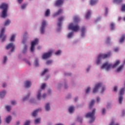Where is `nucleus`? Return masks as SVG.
Returning a JSON list of instances; mask_svg holds the SVG:
<instances>
[{
    "instance_id": "f257e3e1",
    "label": "nucleus",
    "mask_w": 125,
    "mask_h": 125,
    "mask_svg": "<svg viewBox=\"0 0 125 125\" xmlns=\"http://www.w3.org/2000/svg\"><path fill=\"white\" fill-rule=\"evenodd\" d=\"M0 8L3 9L2 12L1 17L2 18H6L7 17V10L8 9V5L5 3H2L0 5Z\"/></svg>"
},
{
    "instance_id": "f03ea898",
    "label": "nucleus",
    "mask_w": 125,
    "mask_h": 125,
    "mask_svg": "<svg viewBox=\"0 0 125 125\" xmlns=\"http://www.w3.org/2000/svg\"><path fill=\"white\" fill-rule=\"evenodd\" d=\"M111 56V52H108L107 54H100L98 57V59L97 60V64H100V62L101 61V59H105L107 57H110Z\"/></svg>"
},
{
    "instance_id": "7ed1b4c3",
    "label": "nucleus",
    "mask_w": 125,
    "mask_h": 125,
    "mask_svg": "<svg viewBox=\"0 0 125 125\" xmlns=\"http://www.w3.org/2000/svg\"><path fill=\"white\" fill-rule=\"evenodd\" d=\"M95 111H96V109H94L92 112H90L89 113H87L85 115L86 118H90L91 119L89 123L90 124H92V123H93L94 122V120H95V117H94V115H95Z\"/></svg>"
},
{
    "instance_id": "20e7f679",
    "label": "nucleus",
    "mask_w": 125,
    "mask_h": 125,
    "mask_svg": "<svg viewBox=\"0 0 125 125\" xmlns=\"http://www.w3.org/2000/svg\"><path fill=\"white\" fill-rule=\"evenodd\" d=\"M68 29L74 32H78L80 30V26L77 23H71L69 25Z\"/></svg>"
},
{
    "instance_id": "39448f33",
    "label": "nucleus",
    "mask_w": 125,
    "mask_h": 125,
    "mask_svg": "<svg viewBox=\"0 0 125 125\" xmlns=\"http://www.w3.org/2000/svg\"><path fill=\"white\" fill-rule=\"evenodd\" d=\"M125 88H122L120 89V95L121 96L119 97V103L120 104H122L123 102V100L124 99V98L123 97V95H124V94H125Z\"/></svg>"
},
{
    "instance_id": "423d86ee",
    "label": "nucleus",
    "mask_w": 125,
    "mask_h": 125,
    "mask_svg": "<svg viewBox=\"0 0 125 125\" xmlns=\"http://www.w3.org/2000/svg\"><path fill=\"white\" fill-rule=\"evenodd\" d=\"M53 51L52 50L49 51L47 53H45L42 55V57L43 59H47V58H49V57H51L52 55V53Z\"/></svg>"
},
{
    "instance_id": "0eeeda50",
    "label": "nucleus",
    "mask_w": 125,
    "mask_h": 125,
    "mask_svg": "<svg viewBox=\"0 0 125 125\" xmlns=\"http://www.w3.org/2000/svg\"><path fill=\"white\" fill-rule=\"evenodd\" d=\"M39 42V39H36L31 42V52H33L35 50V45Z\"/></svg>"
},
{
    "instance_id": "6e6552de",
    "label": "nucleus",
    "mask_w": 125,
    "mask_h": 125,
    "mask_svg": "<svg viewBox=\"0 0 125 125\" xmlns=\"http://www.w3.org/2000/svg\"><path fill=\"white\" fill-rule=\"evenodd\" d=\"M112 67V64H109L108 62H105L102 66V69H105L106 68V70L107 71H109L111 67Z\"/></svg>"
},
{
    "instance_id": "1a4fd4ad",
    "label": "nucleus",
    "mask_w": 125,
    "mask_h": 125,
    "mask_svg": "<svg viewBox=\"0 0 125 125\" xmlns=\"http://www.w3.org/2000/svg\"><path fill=\"white\" fill-rule=\"evenodd\" d=\"M64 3V0H57L55 1V6H58L59 7H61L63 4Z\"/></svg>"
},
{
    "instance_id": "9d476101",
    "label": "nucleus",
    "mask_w": 125,
    "mask_h": 125,
    "mask_svg": "<svg viewBox=\"0 0 125 125\" xmlns=\"http://www.w3.org/2000/svg\"><path fill=\"white\" fill-rule=\"evenodd\" d=\"M102 86V83H98L96 84L93 90V93H96V92L98 91V89H99V88L101 87V86Z\"/></svg>"
},
{
    "instance_id": "9b49d317",
    "label": "nucleus",
    "mask_w": 125,
    "mask_h": 125,
    "mask_svg": "<svg viewBox=\"0 0 125 125\" xmlns=\"http://www.w3.org/2000/svg\"><path fill=\"white\" fill-rule=\"evenodd\" d=\"M6 49H9L10 48H12L11 50V52H13L14 51V48H15V46L13 45L12 43H9L6 47Z\"/></svg>"
},
{
    "instance_id": "f8f14e48",
    "label": "nucleus",
    "mask_w": 125,
    "mask_h": 125,
    "mask_svg": "<svg viewBox=\"0 0 125 125\" xmlns=\"http://www.w3.org/2000/svg\"><path fill=\"white\" fill-rule=\"evenodd\" d=\"M46 22L45 21H43L42 22V25L41 29V32L42 34H44V27H45V25Z\"/></svg>"
},
{
    "instance_id": "ddd939ff",
    "label": "nucleus",
    "mask_w": 125,
    "mask_h": 125,
    "mask_svg": "<svg viewBox=\"0 0 125 125\" xmlns=\"http://www.w3.org/2000/svg\"><path fill=\"white\" fill-rule=\"evenodd\" d=\"M25 87L26 88H29L31 87V85H32V83L30 81H26L24 82Z\"/></svg>"
},
{
    "instance_id": "4468645a",
    "label": "nucleus",
    "mask_w": 125,
    "mask_h": 125,
    "mask_svg": "<svg viewBox=\"0 0 125 125\" xmlns=\"http://www.w3.org/2000/svg\"><path fill=\"white\" fill-rule=\"evenodd\" d=\"M42 111V109L41 108L38 109L36 110H35L33 113H32V116L33 117H36L37 115H38V112H41Z\"/></svg>"
},
{
    "instance_id": "2eb2a0df",
    "label": "nucleus",
    "mask_w": 125,
    "mask_h": 125,
    "mask_svg": "<svg viewBox=\"0 0 125 125\" xmlns=\"http://www.w3.org/2000/svg\"><path fill=\"white\" fill-rule=\"evenodd\" d=\"M63 19H64V18L63 17H61L60 18H59L58 22V27H61V22H62V21H63Z\"/></svg>"
},
{
    "instance_id": "dca6fc26",
    "label": "nucleus",
    "mask_w": 125,
    "mask_h": 125,
    "mask_svg": "<svg viewBox=\"0 0 125 125\" xmlns=\"http://www.w3.org/2000/svg\"><path fill=\"white\" fill-rule=\"evenodd\" d=\"M120 64H121L120 60H117L115 63L112 65V68H116L118 67V65H120Z\"/></svg>"
},
{
    "instance_id": "f3484780",
    "label": "nucleus",
    "mask_w": 125,
    "mask_h": 125,
    "mask_svg": "<svg viewBox=\"0 0 125 125\" xmlns=\"http://www.w3.org/2000/svg\"><path fill=\"white\" fill-rule=\"evenodd\" d=\"M4 32H5V28H2L0 33V39H1L4 35Z\"/></svg>"
},
{
    "instance_id": "a211bd4d",
    "label": "nucleus",
    "mask_w": 125,
    "mask_h": 125,
    "mask_svg": "<svg viewBox=\"0 0 125 125\" xmlns=\"http://www.w3.org/2000/svg\"><path fill=\"white\" fill-rule=\"evenodd\" d=\"M68 111L70 114H72L74 113V111H75V107L73 106H71L68 108Z\"/></svg>"
},
{
    "instance_id": "6ab92c4d",
    "label": "nucleus",
    "mask_w": 125,
    "mask_h": 125,
    "mask_svg": "<svg viewBox=\"0 0 125 125\" xmlns=\"http://www.w3.org/2000/svg\"><path fill=\"white\" fill-rule=\"evenodd\" d=\"M81 36L82 37H84V33H85V27L84 26H83L81 28Z\"/></svg>"
},
{
    "instance_id": "aec40b11",
    "label": "nucleus",
    "mask_w": 125,
    "mask_h": 125,
    "mask_svg": "<svg viewBox=\"0 0 125 125\" xmlns=\"http://www.w3.org/2000/svg\"><path fill=\"white\" fill-rule=\"evenodd\" d=\"M62 9H60V10H59L58 12H57L56 13L54 14V17H56V16H58V15H60V14L62 13Z\"/></svg>"
},
{
    "instance_id": "412c9836",
    "label": "nucleus",
    "mask_w": 125,
    "mask_h": 125,
    "mask_svg": "<svg viewBox=\"0 0 125 125\" xmlns=\"http://www.w3.org/2000/svg\"><path fill=\"white\" fill-rule=\"evenodd\" d=\"M50 16V10L49 9H47L45 12V16L46 17H48V16Z\"/></svg>"
},
{
    "instance_id": "4be33fe9",
    "label": "nucleus",
    "mask_w": 125,
    "mask_h": 125,
    "mask_svg": "<svg viewBox=\"0 0 125 125\" xmlns=\"http://www.w3.org/2000/svg\"><path fill=\"white\" fill-rule=\"evenodd\" d=\"M124 64L120 65L116 70V72L119 73V72H120L121 70H123V69H124Z\"/></svg>"
},
{
    "instance_id": "5701e85b",
    "label": "nucleus",
    "mask_w": 125,
    "mask_h": 125,
    "mask_svg": "<svg viewBox=\"0 0 125 125\" xmlns=\"http://www.w3.org/2000/svg\"><path fill=\"white\" fill-rule=\"evenodd\" d=\"M98 2V0H91L90 4L91 5H94L96 4V3Z\"/></svg>"
},
{
    "instance_id": "b1692460",
    "label": "nucleus",
    "mask_w": 125,
    "mask_h": 125,
    "mask_svg": "<svg viewBox=\"0 0 125 125\" xmlns=\"http://www.w3.org/2000/svg\"><path fill=\"white\" fill-rule=\"evenodd\" d=\"M11 116H9L8 117L6 118V122L7 124H9L12 120Z\"/></svg>"
},
{
    "instance_id": "393cba45",
    "label": "nucleus",
    "mask_w": 125,
    "mask_h": 125,
    "mask_svg": "<svg viewBox=\"0 0 125 125\" xmlns=\"http://www.w3.org/2000/svg\"><path fill=\"white\" fill-rule=\"evenodd\" d=\"M125 35H122L119 41L120 43H123V42H125Z\"/></svg>"
},
{
    "instance_id": "a878e982",
    "label": "nucleus",
    "mask_w": 125,
    "mask_h": 125,
    "mask_svg": "<svg viewBox=\"0 0 125 125\" xmlns=\"http://www.w3.org/2000/svg\"><path fill=\"white\" fill-rule=\"evenodd\" d=\"M73 20L75 23H78L79 21H80V19H79V17L78 16H74L73 18Z\"/></svg>"
},
{
    "instance_id": "bb28decb",
    "label": "nucleus",
    "mask_w": 125,
    "mask_h": 125,
    "mask_svg": "<svg viewBox=\"0 0 125 125\" xmlns=\"http://www.w3.org/2000/svg\"><path fill=\"white\" fill-rule=\"evenodd\" d=\"M5 94H6V91H3L1 93H0V97H1V98L4 97Z\"/></svg>"
},
{
    "instance_id": "cd10ccee",
    "label": "nucleus",
    "mask_w": 125,
    "mask_h": 125,
    "mask_svg": "<svg viewBox=\"0 0 125 125\" xmlns=\"http://www.w3.org/2000/svg\"><path fill=\"white\" fill-rule=\"evenodd\" d=\"M45 109L46 111H49V110H50V105H49V103L46 104L45 105Z\"/></svg>"
},
{
    "instance_id": "c85d7f7f",
    "label": "nucleus",
    "mask_w": 125,
    "mask_h": 125,
    "mask_svg": "<svg viewBox=\"0 0 125 125\" xmlns=\"http://www.w3.org/2000/svg\"><path fill=\"white\" fill-rule=\"evenodd\" d=\"M90 14H91V13H90V11H88V12L86 14V19H89V18L90 17Z\"/></svg>"
},
{
    "instance_id": "c756f323",
    "label": "nucleus",
    "mask_w": 125,
    "mask_h": 125,
    "mask_svg": "<svg viewBox=\"0 0 125 125\" xmlns=\"http://www.w3.org/2000/svg\"><path fill=\"white\" fill-rule=\"evenodd\" d=\"M95 102L93 100L91 101V102H90V104H89L90 109H91L92 108V106H93V105H94Z\"/></svg>"
},
{
    "instance_id": "7c9ffc66",
    "label": "nucleus",
    "mask_w": 125,
    "mask_h": 125,
    "mask_svg": "<svg viewBox=\"0 0 125 125\" xmlns=\"http://www.w3.org/2000/svg\"><path fill=\"white\" fill-rule=\"evenodd\" d=\"M41 91H42V90L38 93L37 99H38V100H40L41 98H42V94L41 93Z\"/></svg>"
},
{
    "instance_id": "2f4dec72",
    "label": "nucleus",
    "mask_w": 125,
    "mask_h": 125,
    "mask_svg": "<svg viewBox=\"0 0 125 125\" xmlns=\"http://www.w3.org/2000/svg\"><path fill=\"white\" fill-rule=\"evenodd\" d=\"M10 24V21L9 20H7L4 23V26H8Z\"/></svg>"
},
{
    "instance_id": "473e14b6",
    "label": "nucleus",
    "mask_w": 125,
    "mask_h": 125,
    "mask_svg": "<svg viewBox=\"0 0 125 125\" xmlns=\"http://www.w3.org/2000/svg\"><path fill=\"white\" fill-rule=\"evenodd\" d=\"M73 35H74V32H71L68 33V34L67 35V38H68V39H70V38H72V37Z\"/></svg>"
},
{
    "instance_id": "72a5a7b5",
    "label": "nucleus",
    "mask_w": 125,
    "mask_h": 125,
    "mask_svg": "<svg viewBox=\"0 0 125 125\" xmlns=\"http://www.w3.org/2000/svg\"><path fill=\"white\" fill-rule=\"evenodd\" d=\"M47 72H48V69L46 68L44 70V71L41 73V76H43Z\"/></svg>"
},
{
    "instance_id": "f704fd0d",
    "label": "nucleus",
    "mask_w": 125,
    "mask_h": 125,
    "mask_svg": "<svg viewBox=\"0 0 125 125\" xmlns=\"http://www.w3.org/2000/svg\"><path fill=\"white\" fill-rule=\"evenodd\" d=\"M15 35L13 34L12 37H11V39L10 41L11 42H14V41L15 40Z\"/></svg>"
},
{
    "instance_id": "c9c22d12",
    "label": "nucleus",
    "mask_w": 125,
    "mask_h": 125,
    "mask_svg": "<svg viewBox=\"0 0 125 125\" xmlns=\"http://www.w3.org/2000/svg\"><path fill=\"white\" fill-rule=\"evenodd\" d=\"M110 29L111 30H114L115 29V24L114 23H111L110 24Z\"/></svg>"
},
{
    "instance_id": "e433bc0d",
    "label": "nucleus",
    "mask_w": 125,
    "mask_h": 125,
    "mask_svg": "<svg viewBox=\"0 0 125 125\" xmlns=\"http://www.w3.org/2000/svg\"><path fill=\"white\" fill-rule=\"evenodd\" d=\"M123 1V0H113V2H116V3H121Z\"/></svg>"
},
{
    "instance_id": "4c0bfd02",
    "label": "nucleus",
    "mask_w": 125,
    "mask_h": 125,
    "mask_svg": "<svg viewBox=\"0 0 125 125\" xmlns=\"http://www.w3.org/2000/svg\"><path fill=\"white\" fill-rule=\"evenodd\" d=\"M27 5H28V4H23L22 5H21V9H25V8L27 7Z\"/></svg>"
},
{
    "instance_id": "58836bf2",
    "label": "nucleus",
    "mask_w": 125,
    "mask_h": 125,
    "mask_svg": "<svg viewBox=\"0 0 125 125\" xmlns=\"http://www.w3.org/2000/svg\"><path fill=\"white\" fill-rule=\"evenodd\" d=\"M39 123H41V119L38 118L35 120V124H39Z\"/></svg>"
},
{
    "instance_id": "ea45409f",
    "label": "nucleus",
    "mask_w": 125,
    "mask_h": 125,
    "mask_svg": "<svg viewBox=\"0 0 125 125\" xmlns=\"http://www.w3.org/2000/svg\"><path fill=\"white\" fill-rule=\"evenodd\" d=\"M29 97H30V94H28L26 97L23 98V101H26L27 99H29Z\"/></svg>"
},
{
    "instance_id": "a19ab883",
    "label": "nucleus",
    "mask_w": 125,
    "mask_h": 125,
    "mask_svg": "<svg viewBox=\"0 0 125 125\" xmlns=\"http://www.w3.org/2000/svg\"><path fill=\"white\" fill-rule=\"evenodd\" d=\"M35 66H36V67H38L39 66V61L38 60H36L35 61Z\"/></svg>"
},
{
    "instance_id": "79ce46f5",
    "label": "nucleus",
    "mask_w": 125,
    "mask_h": 125,
    "mask_svg": "<svg viewBox=\"0 0 125 125\" xmlns=\"http://www.w3.org/2000/svg\"><path fill=\"white\" fill-rule=\"evenodd\" d=\"M111 41V40L110 39V38H109V37H107V38H106V41H105V42L106 43H110V41Z\"/></svg>"
},
{
    "instance_id": "37998d69",
    "label": "nucleus",
    "mask_w": 125,
    "mask_h": 125,
    "mask_svg": "<svg viewBox=\"0 0 125 125\" xmlns=\"http://www.w3.org/2000/svg\"><path fill=\"white\" fill-rule=\"evenodd\" d=\"M6 108L7 110V111H10V110H11V106H10L9 105H7L6 106Z\"/></svg>"
},
{
    "instance_id": "c03bdc74",
    "label": "nucleus",
    "mask_w": 125,
    "mask_h": 125,
    "mask_svg": "<svg viewBox=\"0 0 125 125\" xmlns=\"http://www.w3.org/2000/svg\"><path fill=\"white\" fill-rule=\"evenodd\" d=\"M121 10L122 11H125V4L122 6Z\"/></svg>"
},
{
    "instance_id": "a18cd8bd",
    "label": "nucleus",
    "mask_w": 125,
    "mask_h": 125,
    "mask_svg": "<svg viewBox=\"0 0 125 125\" xmlns=\"http://www.w3.org/2000/svg\"><path fill=\"white\" fill-rule=\"evenodd\" d=\"M27 51V45H25L24 49L23 50V53H25Z\"/></svg>"
},
{
    "instance_id": "49530a36",
    "label": "nucleus",
    "mask_w": 125,
    "mask_h": 125,
    "mask_svg": "<svg viewBox=\"0 0 125 125\" xmlns=\"http://www.w3.org/2000/svg\"><path fill=\"white\" fill-rule=\"evenodd\" d=\"M113 91H115V92H117V91H118V86H115L114 87Z\"/></svg>"
},
{
    "instance_id": "de8ad7c7",
    "label": "nucleus",
    "mask_w": 125,
    "mask_h": 125,
    "mask_svg": "<svg viewBox=\"0 0 125 125\" xmlns=\"http://www.w3.org/2000/svg\"><path fill=\"white\" fill-rule=\"evenodd\" d=\"M90 91V87H88L86 89V93H88Z\"/></svg>"
},
{
    "instance_id": "09e8293b",
    "label": "nucleus",
    "mask_w": 125,
    "mask_h": 125,
    "mask_svg": "<svg viewBox=\"0 0 125 125\" xmlns=\"http://www.w3.org/2000/svg\"><path fill=\"white\" fill-rule=\"evenodd\" d=\"M109 125H119V124H115V122L112 121Z\"/></svg>"
},
{
    "instance_id": "8fccbe9b",
    "label": "nucleus",
    "mask_w": 125,
    "mask_h": 125,
    "mask_svg": "<svg viewBox=\"0 0 125 125\" xmlns=\"http://www.w3.org/2000/svg\"><path fill=\"white\" fill-rule=\"evenodd\" d=\"M24 125H30V121H26Z\"/></svg>"
},
{
    "instance_id": "3c124183",
    "label": "nucleus",
    "mask_w": 125,
    "mask_h": 125,
    "mask_svg": "<svg viewBox=\"0 0 125 125\" xmlns=\"http://www.w3.org/2000/svg\"><path fill=\"white\" fill-rule=\"evenodd\" d=\"M45 83H43L42 84V86H41V88L42 89H44L45 87Z\"/></svg>"
},
{
    "instance_id": "603ef678",
    "label": "nucleus",
    "mask_w": 125,
    "mask_h": 125,
    "mask_svg": "<svg viewBox=\"0 0 125 125\" xmlns=\"http://www.w3.org/2000/svg\"><path fill=\"white\" fill-rule=\"evenodd\" d=\"M61 53V51L60 50H58L55 53L56 55H59Z\"/></svg>"
},
{
    "instance_id": "864d4df0",
    "label": "nucleus",
    "mask_w": 125,
    "mask_h": 125,
    "mask_svg": "<svg viewBox=\"0 0 125 125\" xmlns=\"http://www.w3.org/2000/svg\"><path fill=\"white\" fill-rule=\"evenodd\" d=\"M6 60H7V57H4L3 61L4 64H5V63L6 62Z\"/></svg>"
},
{
    "instance_id": "5fc2aeb1",
    "label": "nucleus",
    "mask_w": 125,
    "mask_h": 125,
    "mask_svg": "<svg viewBox=\"0 0 125 125\" xmlns=\"http://www.w3.org/2000/svg\"><path fill=\"white\" fill-rule=\"evenodd\" d=\"M51 63H52V61L51 60H49L46 62V64H47V65H49V64H51Z\"/></svg>"
},
{
    "instance_id": "6e6d98bb",
    "label": "nucleus",
    "mask_w": 125,
    "mask_h": 125,
    "mask_svg": "<svg viewBox=\"0 0 125 125\" xmlns=\"http://www.w3.org/2000/svg\"><path fill=\"white\" fill-rule=\"evenodd\" d=\"M106 112V109L105 108L102 109V114L103 115H104L105 114V112Z\"/></svg>"
},
{
    "instance_id": "4d7b16f0",
    "label": "nucleus",
    "mask_w": 125,
    "mask_h": 125,
    "mask_svg": "<svg viewBox=\"0 0 125 125\" xmlns=\"http://www.w3.org/2000/svg\"><path fill=\"white\" fill-rule=\"evenodd\" d=\"M6 39V36H4L3 38V39H2V42H4L5 41Z\"/></svg>"
},
{
    "instance_id": "13d9d810",
    "label": "nucleus",
    "mask_w": 125,
    "mask_h": 125,
    "mask_svg": "<svg viewBox=\"0 0 125 125\" xmlns=\"http://www.w3.org/2000/svg\"><path fill=\"white\" fill-rule=\"evenodd\" d=\"M12 105H16V102L15 101H13L11 102Z\"/></svg>"
},
{
    "instance_id": "bf43d9fd",
    "label": "nucleus",
    "mask_w": 125,
    "mask_h": 125,
    "mask_svg": "<svg viewBox=\"0 0 125 125\" xmlns=\"http://www.w3.org/2000/svg\"><path fill=\"white\" fill-rule=\"evenodd\" d=\"M18 2L21 4L22 2H23V0H18Z\"/></svg>"
},
{
    "instance_id": "052dcab7",
    "label": "nucleus",
    "mask_w": 125,
    "mask_h": 125,
    "mask_svg": "<svg viewBox=\"0 0 125 125\" xmlns=\"http://www.w3.org/2000/svg\"><path fill=\"white\" fill-rule=\"evenodd\" d=\"M114 51H115V52H117V51H119V48H115L114 49Z\"/></svg>"
},
{
    "instance_id": "680f3d73",
    "label": "nucleus",
    "mask_w": 125,
    "mask_h": 125,
    "mask_svg": "<svg viewBox=\"0 0 125 125\" xmlns=\"http://www.w3.org/2000/svg\"><path fill=\"white\" fill-rule=\"evenodd\" d=\"M108 13V8H105V15H107Z\"/></svg>"
},
{
    "instance_id": "e2e57ef3",
    "label": "nucleus",
    "mask_w": 125,
    "mask_h": 125,
    "mask_svg": "<svg viewBox=\"0 0 125 125\" xmlns=\"http://www.w3.org/2000/svg\"><path fill=\"white\" fill-rule=\"evenodd\" d=\"M104 90H105V88L104 87H103L102 88V90L101 91L102 93H103V92H104Z\"/></svg>"
},
{
    "instance_id": "0e129e2a",
    "label": "nucleus",
    "mask_w": 125,
    "mask_h": 125,
    "mask_svg": "<svg viewBox=\"0 0 125 125\" xmlns=\"http://www.w3.org/2000/svg\"><path fill=\"white\" fill-rule=\"evenodd\" d=\"M46 97V94H44L42 95V98H45Z\"/></svg>"
},
{
    "instance_id": "69168bd1",
    "label": "nucleus",
    "mask_w": 125,
    "mask_h": 125,
    "mask_svg": "<svg viewBox=\"0 0 125 125\" xmlns=\"http://www.w3.org/2000/svg\"><path fill=\"white\" fill-rule=\"evenodd\" d=\"M97 102H99V101H100V98L97 97Z\"/></svg>"
},
{
    "instance_id": "338daca9",
    "label": "nucleus",
    "mask_w": 125,
    "mask_h": 125,
    "mask_svg": "<svg viewBox=\"0 0 125 125\" xmlns=\"http://www.w3.org/2000/svg\"><path fill=\"white\" fill-rule=\"evenodd\" d=\"M6 87V83H4L3 84V87Z\"/></svg>"
},
{
    "instance_id": "774afa93",
    "label": "nucleus",
    "mask_w": 125,
    "mask_h": 125,
    "mask_svg": "<svg viewBox=\"0 0 125 125\" xmlns=\"http://www.w3.org/2000/svg\"><path fill=\"white\" fill-rule=\"evenodd\" d=\"M16 125H20V122H19V121L17 122Z\"/></svg>"
}]
</instances>
